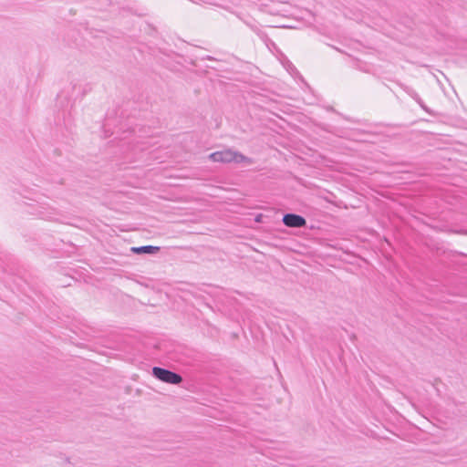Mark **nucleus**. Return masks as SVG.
Returning <instances> with one entry per match:
<instances>
[{
  "label": "nucleus",
  "mask_w": 467,
  "mask_h": 467,
  "mask_svg": "<svg viewBox=\"0 0 467 467\" xmlns=\"http://www.w3.org/2000/svg\"><path fill=\"white\" fill-rule=\"evenodd\" d=\"M209 159L214 162H222V163H252V160L239 151L233 150L232 149H225L223 150H218L211 153L209 155Z\"/></svg>",
  "instance_id": "f257e3e1"
},
{
  "label": "nucleus",
  "mask_w": 467,
  "mask_h": 467,
  "mask_svg": "<svg viewBox=\"0 0 467 467\" xmlns=\"http://www.w3.org/2000/svg\"><path fill=\"white\" fill-rule=\"evenodd\" d=\"M151 374L158 380L171 385H180L183 381L182 375L161 367H153Z\"/></svg>",
  "instance_id": "f03ea898"
},
{
  "label": "nucleus",
  "mask_w": 467,
  "mask_h": 467,
  "mask_svg": "<svg viewBox=\"0 0 467 467\" xmlns=\"http://www.w3.org/2000/svg\"><path fill=\"white\" fill-rule=\"evenodd\" d=\"M282 223L289 228H304L306 227V220L304 216L287 213L283 215Z\"/></svg>",
  "instance_id": "7ed1b4c3"
},
{
  "label": "nucleus",
  "mask_w": 467,
  "mask_h": 467,
  "mask_svg": "<svg viewBox=\"0 0 467 467\" xmlns=\"http://www.w3.org/2000/svg\"><path fill=\"white\" fill-rule=\"evenodd\" d=\"M130 251L135 254H155L161 251V247L154 245L133 246Z\"/></svg>",
  "instance_id": "20e7f679"
},
{
  "label": "nucleus",
  "mask_w": 467,
  "mask_h": 467,
  "mask_svg": "<svg viewBox=\"0 0 467 467\" xmlns=\"http://www.w3.org/2000/svg\"><path fill=\"white\" fill-rule=\"evenodd\" d=\"M25 205L29 208L26 211L28 213L34 214V215H38L41 217L46 216V212H45L46 209L40 203H38V202L30 203V204L25 203Z\"/></svg>",
  "instance_id": "39448f33"
},
{
  "label": "nucleus",
  "mask_w": 467,
  "mask_h": 467,
  "mask_svg": "<svg viewBox=\"0 0 467 467\" xmlns=\"http://www.w3.org/2000/svg\"><path fill=\"white\" fill-rule=\"evenodd\" d=\"M410 96L417 101V103L426 112L432 114V111L424 104L422 99L420 98V96L416 92L410 93Z\"/></svg>",
  "instance_id": "423d86ee"
}]
</instances>
